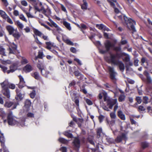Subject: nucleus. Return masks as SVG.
Returning <instances> with one entry per match:
<instances>
[{
    "label": "nucleus",
    "mask_w": 152,
    "mask_h": 152,
    "mask_svg": "<svg viewBox=\"0 0 152 152\" xmlns=\"http://www.w3.org/2000/svg\"><path fill=\"white\" fill-rule=\"evenodd\" d=\"M6 30L10 35H12L14 37L18 39L20 37V35L16 28L15 29L12 26L7 25L6 27Z\"/></svg>",
    "instance_id": "7ed1b4c3"
},
{
    "label": "nucleus",
    "mask_w": 152,
    "mask_h": 152,
    "mask_svg": "<svg viewBox=\"0 0 152 152\" xmlns=\"http://www.w3.org/2000/svg\"><path fill=\"white\" fill-rule=\"evenodd\" d=\"M1 92L7 98H9L10 97V90L8 88L2 89Z\"/></svg>",
    "instance_id": "9d476101"
},
{
    "label": "nucleus",
    "mask_w": 152,
    "mask_h": 152,
    "mask_svg": "<svg viewBox=\"0 0 152 152\" xmlns=\"http://www.w3.org/2000/svg\"><path fill=\"white\" fill-rule=\"evenodd\" d=\"M64 134L65 135L67 136L68 137H72V135L71 134L69 133V132H66Z\"/></svg>",
    "instance_id": "052dcab7"
},
{
    "label": "nucleus",
    "mask_w": 152,
    "mask_h": 152,
    "mask_svg": "<svg viewBox=\"0 0 152 152\" xmlns=\"http://www.w3.org/2000/svg\"><path fill=\"white\" fill-rule=\"evenodd\" d=\"M114 105H115L114 108V112H116V110L118 108V103H117V101L116 103Z\"/></svg>",
    "instance_id": "4d7b16f0"
},
{
    "label": "nucleus",
    "mask_w": 152,
    "mask_h": 152,
    "mask_svg": "<svg viewBox=\"0 0 152 152\" xmlns=\"http://www.w3.org/2000/svg\"><path fill=\"white\" fill-rule=\"evenodd\" d=\"M45 44L46 45V48L49 50L51 49V47L53 46L54 44L53 43L50 41L46 42Z\"/></svg>",
    "instance_id": "393cba45"
},
{
    "label": "nucleus",
    "mask_w": 152,
    "mask_h": 152,
    "mask_svg": "<svg viewBox=\"0 0 152 152\" xmlns=\"http://www.w3.org/2000/svg\"><path fill=\"white\" fill-rule=\"evenodd\" d=\"M37 67L41 71V69H42L43 68H44L43 66L39 64H37Z\"/></svg>",
    "instance_id": "69168bd1"
},
{
    "label": "nucleus",
    "mask_w": 152,
    "mask_h": 152,
    "mask_svg": "<svg viewBox=\"0 0 152 152\" xmlns=\"http://www.w3.org/2000/svg\"><path fill=\"white\" fill-rule=\"evenodd\" d=\"M4 143L2 145L1 143V145L4 149V152H9L6 147L5 146Z\"/></svg>",
    "instance_id": "13d9d810"
},
{
    "label": "nucleus",
    "mask_w": 152,
    "mask_h": 152,
    "mask_svg": "<svg viewBox=\"0 0 152 152\" xmlns=\"http://www.w3.org/2000/svg\"><path fill=\"white\" fill-rule=\"evenodd\" d=\"M15 85L14 84L9 83L8 86V87L9 88L14 89L15 88Z\"/></svg>",
    "instance_id": "de8ad7c7"
},
{
    "label": "nucleus",
    "mask_w": 152,
    "mask_h": 152,
    "mask_svg": "<svg viewBox=\"0 0 152 152\" xmlns=\"http://www.w3.org/2000/svg\"><path fill=\"white\" fill-rule=\"evenodd\" d=\"M35 34L41 37L42 39L46 41H48L49 38L48 36L42 34L41 32L37 30H35L34 31Z\"/></svg>",
    "instance_id": "0eeeda50"
},
{
    "label": "nucleus",
    "mask_w": 152,
    "mask_h": 152,
    "mask_svg": "<svg viewBox=\"0 0 152 152\" xmlns=\"http://www.w3.org/2000/svg\"><path fill=\"white\" fill-rule=\"evenodd\" d=\"M118 17V18L123 21L124 20V23L127 25V27L129 30L132 31V33L136 31V29L134 26V25L136 24V22L135 21L131 18H129L125 15L123 17L122 15L117 16L115 15V17Z\"/></svg>",
    "instance_id": "f257e3e1"
},
{
    "label": "nucleus",
    "mask_w": 152,
    "mask_h": 152,
    "mask_svg": "<svg viewBox=\"0 0 152 152\" xmlns=\"http://www.w3.org/2000/svg\"><path fill=\"white\" fill-rule=\"evenodd\" d=\"M74 74L76 76L78 77L81 75V73L78 71H76L74 72Z\"/></svg>",
    "instance_id": "0e129e2a"
},
{
    "label": "nucleus",
    "mask_w": 152,
    "mask_h": 152,
    "mask_svg": "<svg viewBox=\"0 0 152 152\" xmlns=\"http://www.w3.org/2000/svg\"><path fill=\"white\" fill-rule=\"evenodd\" d=\"M125 96L124 94L121 95L118 99L119 102H121L124 100L125 98Z\"/></svg>",
    "instance_id": "58836bf2"
},
{
    "label": "nucleus",
    "mask_w": 152,
    "mask_h": 152,
    "mask_svg": "<svg viewBox=\"0 0 152 152\" xmlns=\"http://www.w3.org/2000/svg\"><path fill=\"white\" fill-rule=\"evenodd\" d=\"M16 24L18 28H20L21 30L23 29L24 27V25L19 20H17L16 21Z\"/></svg>",
    "instance_id": "bb28decb"
},
{
    "label": "nucleus",
    "mask_w": 152,
    "mask_h": 152,
    "mask_svg": "<svg viewBox=\"0 0 152 152\" xmlns=\"http://www.w3.org/2000/svg\"><path fill=\"white\" fill-rule=\"evenodd\" d=\"M60 4L61 5V7L62 10L65 12L67 13V11L66 10V9L65 7L62 4Z\"/></svg>",
    "instance_id": "37998d69"
},
{
    "label": "nucleus",
    "mask_w": 152,
    "mask_h": 152,
    "mask_svg": "<svg viewBox=\"0 0 152 152\" xmlns=\"http://www.w3.org/2000/svg\"><path fill=\"white\" fill-rule=\"evenodd\" d=\"M0 15L4 20L8 16V15L5 12L1 10H0Z\"/></svg>",
    "instance_id": "5701e85b"
},
{
    "label": "nucleus",
    "mask_w": 152,
    "mask_h": 152,
    "mask_svg": "<svg viewBox=\"0 0 152 152\" xmlns=\"http://www.w3.org/2000/svg\"><path fill=\"white\" fill-rule=\"evenodd\" d=\"M21 4L22 5L24 6H26L28 5L27 2L25 0L22 1H21Z\"/></svg>",
    "instance_id": "680f3d73"
},
{
    "label": "nucleus",
    "mask_w": 152,
    "mask_h": 152,
    "mask_svg": "<svg viewBox=\"0 0 152 152\" xmlns=\"http://www.w3.org/2000/svg\"><path fill=\"white\" fill-rule=\"evenodd\" d=\"M4 5L5 7H7L9 5V3L7 0H1Z\"/></svg>",
    "instance_id": "8fccbe9b"
},
{
    "label": "nucleus",
    "mask_w": 152,
    "mask_h": 152,
    "mask_svg": "<svg viewBox=\"0 0 152 152\" xmlns=\"http://www.w3.org/2000/svg\"><path fill=\"white\" fill-rule=\"evenodd\" d=\"M35 92L34 91H33L30 94V96L31 98H34L35 96Z\"/></svg>",
    "instance_id": "864d4df0"
},
{
    "label": "nucleus",
    "mask_w": 152,
    "mask_h": 152,
    "mask_svg": "<svg viewBox=\"0 0 152 152\" xmlns=\"http://www.w3.org/2000/svg\"><path fill=\"white\" fill-rule=\"evenodd\" d=\"M62 23L63 25L69 31L71 30L72 28L70 26V24L69 23L65 20H64L62 21Z\"/></svg>",
    "instance_id": "412c9836"
},
{
    "label": "nucleus",
    "mask_w": 152,
    "mask_h": 152,
    "mask_svg": "<svg viewBox=\"0 0 152 152\" xmlns=\"http://www.w3.org/2000/svg\"><path fill=\"white\" fill-rule=\"evenodd\" d=\"M123 60L126 62H128L130 61L129 56L127 55L124 58Z\"/></svg>",
    "instance_id": "09e8293b"
},
{
    "label": "nucleus",
    "mask_w": 152,
    "mask_h": 152,
    "mask_svg": "<svg viewBox=\"0 0 152 152\" xmlns=\"http://www.w3.org/2000/svg\"><path fill=\"white\" fill-rule=\"evenodd\" d=\"M13 15L15 16H19V15H19V11L18 10H14L13 12Z\"/></svg>",
    "instance_id": "5fc2aeb1"
},
{
    "label": "nucleus",
    "mask_w": 152,
    "mask_h": 152,
    "mask_svg": "<svg viewBox=\"0 0 152 152\" xmlns=\"http://www.w3.org/2000/svg\"><path fill=\"white\" fill-rule=\"evenodd\" d=\"M117 54L110 53V56L106 58V60L108 63L115 65L119 61L117 59Z\"/></svg>",
    "instance_id": "39448f33"
},
{
    "label": "nucleus",
    "mask_w": 152,
    "mask_h": 152,
    "mask_svg": "<svg viewBox=\"0 0 152 152\" xmlns=\"http://www.w3.org/2000/svg\"><path fill=\"white\" fill-rule=\"evenodd\" d=\"M17 48L15 44H12L9 47L8 50L10 54H14Z\"/></svg>",
    "instance_id": "f8f14e48"
},
{
    "label": "nucleus",
    "mask_w": 152,
    "mask_h": 152,
    "mask_svg": "<svg viewBox=\"0 0 152 152\" xmlns=\"http://www.w3.org/2000/svg\"><path fill=\"white\" fill-rule=\"evenodd\" d=\"M115 65H118L120 69L123 72L125 69L124 64L121 61H119L118 63Z\"/></svg>",
    "instance_id": "aec40b11"
},
{
    "label": "nucleus",
    "mask_w": 152,
    "mask_h": 152,
    "mask_svg": "<svg viewBox=\"0 0 152 152\" xmlns=\"http://www.w3.org/2000/svg\"><path fill=\"white\" fill-rule=\"evenodd\" d=\"M83 4L81 5V8L83 10H86L87 9L88 4L86 0H83Z\"/></svg>",
    "instance_id": "a878e982"
},
{
    "label": "nucleus",
    "mask_w": 152,
    "mask_h": 152,
    "mask_svg": "<svg viewBox=\"0 0 152 152\" xmlns=\"http://www.w3.org/2000/svg\"><path fill=\"white\" fill-rule=\"evenodd\" d=\"M141 145L143 148H145L148 146V144L146 142H142Z\"/></svg>",
    "instance_id": "49530a36"
},
{
    "label": "nucleus",
    "mask_w": 152,
    "mask_h": 152,
    "mask_svg": "<svg viewBox=\"0 0 152 152\" xmlns=\"http://www.w3.org/2000/svg\"><path fill=\"white\" fill-rule=\"evenodd\" d=\"M17 119V118L13 115L12 112H10L9 113L7 117V120L9 125L12 126L18 125L19 123Z\"/></svg>",
    "instance_id": "20e7f679"
},
{
    "label": "nucleus",
    "mask_w": 152,
    "mask_h": 152,
    "mask_svg": "<svg viewBox=\"0 0 152 152\" xmlns=\"http://www.w3.org/2000/svg\"><path fill=\"white\" fill-rule=\"evenodd\" d=\"M84 100L88 105H91L93 104V102L90 100L85 98H84Z\"/></svg>",
    "instance_id": "e433bc0d"
},
{
    "label": "nucleus",
    "mask_w": 152,
    "mask_h": 152,
    "mask_svg": "<svg viewBox=\"0 0 152 152\" xmlns=\"http://www.w3.org/2000/svg\"><path fill=\"white\" fill-rule=\"evenodd\" d=\"M115 112H112L110 114V116L111 118L115 119L116 117V115L115 114Z\"/></svg>",
    "instance_id": "79ce46f5"
},
{
    "label": "nucleus",
    "mask_w": 152,
    "mask_h": 152,
    "mask_svg": "<svg viewBox=\"0 0 152 152\" xmlns=\"http://www.w3.org/2000/svg\"><path fill=\"white\" fill-rule=\"evenodd\" d=\"M20 80V82L19 84V88H23L25 85V82L24 80L23 77L21 75L18 76Z\"/></svg>",
    "instance_id": "9b49d317"
},
{
    "label": "nucleus",
    "mask_w": 152,
    "mask_h": 152,
    "mask_svg": "<svg viewBox=\"0 0 152 152\" xmlns=\"http://www.w3.org/2000/svg\"><path fill=\"white\" fill-rule=\"evenodd\" d=\"M16 91L17 95V97H16V99L18 100H21L23 99V94H21L19 90L18 89H16Z\"/></svg>",
    "instance_id": "4be33fe9"
},
{
    "label": "nucleus",
    "mask_w": 152,
    "mask_h": 152,
    "mask_svg": "<svg viewBox=\"0 0 152 152\" xmlns=\"http://www.w3.org/2000/svg\"><path fill=\"white\" fill-rule=\"evenodd\" d=\"M108 69L109 72L111 79L113 80H115L116 79L115 76L117 74L114 71L113 68L110 66H108Z\"/></svg>",
    "instance_id": "1a4fd4ad"
},
{
    "label": "nucleus",
    "mask_w": 152,
    "mask_h": 152,
    "mask_svg": "<svg viewBox=\"0 0 152 152\" xmlns=\"http://www.w3.org/2000/svg\"><path fill=\"white\" fill-rule=\"evenodd\" d=\"M41 72L42 75L46 77H47L49 73V72L47 71L45 68L41 69Z\"/></svg>",
    "instance_id": "b1692460"
},
{
    "label": "nucleus",
    "mask_w": 152,
    "mask_h": 152,
    "mask_svg": "<svg viewBox=\"0 0 152 152\" xmlns=\"http://www.w3.org/2000/svg\"><path fill=\"white\" fill-rule=\"evenodd\" d=\"M58 141L62 143H65L67 142V141L64 139L62 138H60L58 139Z\"/></svg>",
    "instance_id": "c03bdc74"
},
{
    "label": "nucleus",
    "mask_w": 152,
    "mask_h": 152,
    "mask_svg": "<svg viewBox=\"0 0 152 152\" xmlns=\"http://www.w3.org/2000/svg\"><path fill=\"white\" fill-rule=\"evenodd\" d=\"M127 137L125 134L121 133L118 135L115 139V141L117 142H121L122 140H126L127 139Z\"/></svg>",
    "instance_id": "6e6552de"
},
{
    "label": "nucleus",
    "mask_w": 152,
    "mask_h": 152,
    "mask_svg": "<svg viewBox=\"0 0 152 152\" xmlns=\"http://www.w3.org/2000/svg\"><path fill=\"white\" fill-rule=\"evenodd\" d=\"M63 39L64 41L67 44L71 45H74V43L69 39H64V36L63 37Z\"/></svg>",
    "instance_id": "cd10ccee"
},
{
    "label": "nucleus",
    "mask_w": 152,
    "mask_h": 152,
    "mask_svg": "<svg viewBox=\"0 0 152 152\" xmlns=\"http://www.w3.org/2000/svg\"><path fill=\"white\" fill-rule=\"evenodd\" d=\"M35 9L37 11L42 12L45 16L49 18L51 14V11L50 9H45L44 7H42L41 8H39L35 6Z\"/></svg>",
    "instance_id": "423d86ee"
},
{
    "label": "nucleus",
    "mask_w": 152,
    "mask_h": 152,
    "mask_svg": "<svg viewBox=\"0 0 152 152\" xmlns=\"http://www.w3.org/2000/svg\"><path fill=\"white\" fill-rule=\"evenodd\" d=\"M144 74L147 77V82L149 83H151L152 81V80L149 75V74L146 71L144 72Z\"/></svg>",
    "instance_id": "a211bd4d"
},
{
    "label": "nucleus",
    "mask_w": 152,
    "mask_h": 152,
    "mask_svg": "<svg viewBox=\"0 0 152 152\" xmlns=\"http://www.w3.org/2000/svg\"><path fill=\"white\" fill-rule=\"evenodd\" d=\"M23 70L25 72L28 73L32 71L33 68L30 65L28 64L23 68Z\"/></svg>",
    "instance_id": "ddd939ff"
},
{
    "label": "nucleus",
    "mask_w": 152,
    "mask_h": 152,
    "mask_svg": "<svg viewBox=\"0 0 152 152\" xmlns=\"http://www.w3.org/2000/svg\"><path fill=\"white\" fill-rule=\"evenodd\" d=\"M105 46L107 50V51H108L111 47H113V45L109 41H106L105 43Z\"/></svg>",
    "instance_id": "dca6fc26"
},
{
    "label": "nucleus",
    "mask_w": 152,
    "mask_h": 152,
    "mask_svg": "<svg viewBox=\"0 0 152 152\" xmlns=\"http://www.w3.org/2000/svg\"><path fill=\"white\" fill-rule=\"evenodd\" d=\"M138 109L140 111H144L145 110V109L142 106H140L139 107Z\"/></svg>",
    "instance_id": "338daca9"
},
{
    "label": "nucleus",
    "mask_w": 152,
    "mask_h": 152,
    "mask_svg": "<svg viewBox=\"0 0 152 152\" xmlns=\"http://www.w3.org/2000/svg\"><path fill=\"white\" fill-rule=\"evenodd\" d=\"M19 17L20 19L22 20L23 21L26 22H27V20L23 14H20L19 16Z\"/></svg>",
    "instance_id": "2f4dec72"
},
{
    "label": "nucleus",
    "mask_w": 152,
    "mask_h": 152,
    "mask_svg": "<svg viewBox=\"0 0 152 152\" xmlns=\"http://www.w3.org/2000/svg\"><path fill=\"white\" fill-rule=\"evenodd\" d=\"M21 62L22 64H25L28 63V60L24 57H22Z\"/></svg>",
    "instance_id": "f704fd0d"
},
{
    "label": "nucleus",
    "mask_w": 152,
    "mask_h": 152,
    "mask_svg": "<svg viewBox=\"0 0 152 152\" xmlns=\"http://www.w3.org/2000/svg\"><path fill=\"white\" fill-rule=\"evenodd\" d=\"M87 28V27L85 25L83 24H81V27L80 28V29H81L80 30L84 34L85 33V32L83 30L86 29Z\"/></svg>",
    "instance_id": "7c9ffc66"
},
{
    "label": "nucleus",
    "mask_w": 152,
    "mask_h": 152,
    "mask_svg": "<svg viewBox=\"0 0 152 152\" xmlns=\"http://www.w3.org/2000/svg\"><path fill=\"white\" fill-rule=\"evenodd\" d=\"M5 20H6L8 23L11 24H13V21L8 16L6 18V19Z\"/></svg>",
    "instance_id": "ea45409f"
},
{
    "label": "nucleus",
    "mask_w": 152,
    "mask_h": 152,
    "mask_svg": "<svg viewBox=\"0 0 152 152\" xmlns=\"http://www.w3.org/2000/svg\"><path fill=\"white\" fill-rule=\"evenodd\" d=\"M12 104V103L11 102H6L4 104V106L8 108L10 107Z\"/></svg>",
    "instance_id": "a18cd8bd"
},
{
    "label": "nucleus",
    "mask_w": 152,
    "mask_h": 152,
    "mask_svg": "<svg viewBox=\"0 0 152 152\" xmlns=\"http://www.w3.org/2000/svg\"><path fill=\"white\" fill-rule=\"evenodd\" d=\"M103 96L104 97V101L106 102L109 108L112 109L113 106L117 102V99H113L110 98L107 96V93L104 91L99 94L98 96L99 98L100 99H102Z\"/></svg>",
    "instance_id": "f03ea898"
},
{
    "label": "nucleus",
    "mask_w": 152,
    "mask_h": 152,
    "mask_svg": "<svg viewBox=\"0 0 152 152\" xmlns=\"http://www.w3.org/2000/svg\"><path fill=\"white\" fill-rule=\"evenodd\" d=\"M74 148H75L78 149L80 147V142L79 139L75 138L73 142Z\"/></svg>",
    "instance_id": "4468645a"
},
{
    "label": "nucleus",
    "mask_w": 152,
    "mask_h": 152,
    "mask_svg": "<svg viewBox=\"0 0 152 152\" xmlns=\"http://www.w3.org/2000/svg\"><path fill=\"white\" fill-rule=\"evenodd\" d=\"M143 103L147 104L150 102V100L147 96H143L142 100Z\"/></svg>",
    "instance_id": "c85d7f7f"
},
{
    "label": "nucleus",
    "mask_w": 152,
    "mask_h": 152,
    "mask_svg": "<svg viewBox=\"0 0 152 152\" xmlns=\"http://www.w3.org/2000/svg\"><path fill=\"white\" fill-rule=\"evenodd\" d=\"M32 76L37 80H39L40 79L39 76L37 72H36L32 74Z\"/></svg>",
    "instance_id": "c756f323"
},
{
    "label": "nucleus",
    "mask_w": 152,
    "mask_h": 152,
    "mask_svg": "<svg viewBox=\"0 0 152 152\" xmlns=\"http://www.w3.org/2000/svg\"><path fill=\"white\" fill-rule=\"evenodd\" d=\"M136 101H137V102L139 104H140L141 103L142 99L140 97L138 96V97H136Z\"/></svg>",
    "instance_id": "bf43d9fd"
},
{
    "label": "nucleus",
    "mask_w": 152,
    "mask_h": 152,
    "mask_svg": "<svg viewBox=\"0 0 152 152\" xmlns=\"http://www.w3.org/2000/svg\"><path fill=\"white\" fill-rule=\"evenodd\" d=\"M96 27L98 28L99 29L101 30L103 29H105V28L104 26L102 24H96Z\"/></svg>",
    "instance_id": "4c0bfd02"
},
{
    "label": "nucleus",
    "mask_w": 152,
    "mask_h": 152,
    "mask_svg": "<svg viewBox=\"0 0 152 152\" xmlns=\"http://www.w3.org/2000/svg\"><path fill=\"white\" fill-rule=\"evenodd\" d=\"M0 67L2 69V70L4 72H7L8 74L11 72H12L14 71V70L12 69H11L10 70L7 71V67L1 65H0Z\"/></svg>",
    "instance_id": "6ab92c4d"
},
{
    "label": "nucleus",
    "mask_w": 152,
    "mask_h": 152,
    "mask_svg": "<svg viewBox=\"0 0 152 152\" xmlns=\"http://www.w3.org/2000/svg\"><path fill=\"white\" fill-rule=\"evenodd\" d=\"M43 53L42 52H39L37 57L39 58H42L43 57Z\"/></svg>",
    "instance_id": "e2e57ef3"
},
{
    "label": "nucleus",
    "mask_w": 152,
    "mask_h": 152,
    "mask_svg": "<svg viewBox=\"0 0 152 152\" xmlns=\"http://www.w3.org/2000/svg\"><path fill=\"white\" fill-rule=\"evenodd\" d=\"M114 49L116 51H117V52L121 51V48L119 47H115L114 48Z\"/></svg>",
    "instance_id": "774afa93"
},
{
    "label": "nucleus",
    "mask_w": 152,
    "mask_h": 152,
    "mask_svg": "<svg viewBox=\"0 0 152 152\" xmlns=\"http://www.w3.org/2000/svg\"><path fill=\"white\" fill-rule=\"evenodd\" d=\"M0 54L3 56H6L5 52V49L1 46H0Z\"/></svg>",
    "instance_id": "473e14b6"
},
{
    "label": "nucleus",
    "mask_w": 152,
    "mask_h": 152,
    "mask_svg": "<svg viewBox=\"0 0 152 152\" xmlns=\"http://www.w3.org/2000/svg\"><path fill=\"white\" fill-rule=\"evenodd\" d=\"M104 118V116L103 115H99L98 117L99 122L100 123H101L102 121Z\"/></svg>",
    "instance_id": "603ef678"
},
{
    "label": "nucleus",
    "mask_w": 152,
    "mask_h": 152,
    "mask_svg": "<svg viewBox=\"0 0 152 152\" xmlns=\"http://www.w3.org/2000/svg\"><path fill=\"white\" fill-rule=\"evenodd\" d=\"M31 104L30 101L28 100H26L25 102V105L27 107H29Z\"/></svg>",
    "instance_id": "a19ab883"
},
{
    "label": "nucleus",
    "mask_w": 152,
    "mask_h": 152,
    "mask_svg": "<svg viewBox=\"0 0 152 152\" xmlns=\"http://www.w3.org/2000/svg\"><path fill=\"white\" fill-rule=\"evenodd\" d=\"M49 20L50 21L51 23V27H58V25L55 22H53L51 19L49 18Z\"/></svg>",
    "instance_id": "72a5a7b5"
},
{
    "label": "nucleus",
    "mask_w": 152,
    "mask_h": 152,
    "mask_svg": "<svg viewBox=\"0 0 152 152\" xmlns=\"http://www.w3.org/2000/svg\"><path fill=\"white\" fill-rule=\"evenodd\" d=\"M118 115L121 119L123 120H125L126 119L125 115L123 113L122 111L121 110H119L118 112Z\"/></svg>",
    "instance_id": "f3484780"
},
{
    "label": "nucleus",
    "mask_w": 152,
    "mask_h": 152,
    "mask_svg": "<svg viewBox=\"0 0 152 152\" xmlns=\"http://www.w3.org/2000/svg\"><path fill=\"white\" fill-rule=\"evenodd\" d=\"M27 17L28 18H34V17L32 15H31L30 13L27 12L26 11L25 12Z\"/></svg>",
    "instance_id": "3c124183"
},
{
    "label": "nucleus",
    "mask_w": 152,
    "mask_h": 152,
    "mask_svg": "<svg viewBox=\"0 0 152 152\" xmlns=\"http://www.w3.org/2000/svg\"><path fill=\"white\" fill-rule=\"evenodd\" d=\"M5 114L4 112L3 111V109H0V116L3 117L5 115Z\"/></svg>",
    "instance_id": "6e6d98bb"
},
{
    "label": "nucleus",
    "mask_w": 152,
    "mask_h": 152,
    "mask_svg": "<svg viewBox=\"0 0 152 152\" xmlns=\"http://www.w3.org/2000/svg\"><path fill=\"white\" fill-rule=\"evenodd\" d=\"M102 133V129L101 128H99L97 129V136L99 137L101 134Z\"/></svg>",
    "instance_id": "c9c22d12"
},
{
    "label": "nucleus",
    "mask_w": 152,
    "mask_h": 152,
    "mask_svg": "<svg viewBox=\"0 0 152 152\" xmlns=\"http://www.w3.org/2000/svg\"><path fill=\"white\" fill-rule=\"evenodd\" d=\"M9 83L7 80H5L3 82L0 83L2 89L8 88Z\"/></svg>",
    "instance_id": "2eb2a0df"
}]
</instances>
